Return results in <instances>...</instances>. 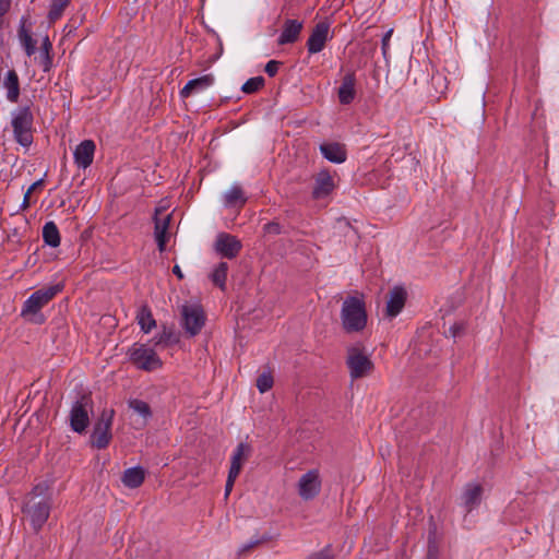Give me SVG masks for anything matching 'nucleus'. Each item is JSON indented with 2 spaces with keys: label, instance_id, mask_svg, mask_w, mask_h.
<instances>
[{
  "label": "nucleus",
  "instance_id": "72a5a7b5",
  "mask_svg": "<svg viewBox=\"0 0 559 559\" xmlns=\"http://www.w3.org/2000/svg\"><path fill=\"white\" fill-rule=\"evenodd\" d=\"M20 38H21V43L25 49V52L27 56H32L35 53V40L33 39V37L31 36L29 33H27L24 27L21 28L20 31Z\"/></svg>",
  "mask_w": 559,
  "mask_h": 559
},
{
  "label": "nucleus",
  "instance_id": "f3484780",
  "mask_svg": "<svg viewBox=\"0 0 559 559\" xmlns=\"http://www.w3.org/2000/svg\"><path fill=\"white\" fill-rule=\"evenodd\" d=\"M302 27L304 23L298 20H286L277 39L278 45L295 43L299 38Z\"/></svg>",
  "mask_w": 559,
  "mask_h": 559
},
{
  "label": "nucleus",
  "instance_id": "5701e85b",
  "mask_svg": "<svg viewBox=\"0 0 559 559\" xmlns=\"http://www.w3.org/2000/svg\"><path fill=\"white\" fill-rule=\"evenodd\" d=\"M145 479V471L141 466L127 468L121 477L122 484L131 489L140 487Z\"/></svg>",
  "mask_w": 559,
  "mask_h": 559
},
{
  "label": "nucleus",
  "instance_id": "1a4fd4ad",
  "mask_svg": "<svg viewBox=\"0 0 559 559\" xmlns=\"http://www.w3.org/2000/svg\"><path fill=\"white\" fill-rule=\"evenodd\" d=\"M114 415V409H104L95 423L91 435V442L96 449H105L110 443Z\"/></svg>",
  "mask_w": 559,
  "mask_h": 559
},
{
  "label": "nucleus",
  "instance_id": "39448f33",
  "mask_svg": "<svg viewBox=\"0 0 559 559\" xmlns=\"http://www.w3.org/2000/svg\"><path fill=\"white\" fill-rule=\"evenodd\" d=\"M129 360L144 371H154L162 367V359L156 352L146 344L134 343L127 352Z\"/></svg>",
  "mask_w": 559,
  "mask_h": 559
},
{
  "label": "nucleus",
  "instance_id": "7c9ffc66",
  "mask_svg": "<svg viewBox=\"0 0 559 559\" xmlns=\"http://www.w3.org/2000/svg\"><path fill=\"white\" fill-rule=\"evenodd\" d=\"M128 405L129 407L134 411L135 413H138L140 416H142L145 420H147L148 418H151L152 416V411H151V407L150 405L142 401V400H139V399H132L128 402Z\"/></svg>",
  "mask_w": 559,
  "mask_h": 559
},
{
  "label": "nucleus",
  "instance_id": "9d476101",
  "mask_svg": "<svg viewBox=\"0 0 559 559\" xmlns=\"http://www.w3.org/2000/svg\"><path fill=\"white\" fill-rule=\"evenodd\" d=\"M321 478L318 469H310L298 480V495L306 501L314 499L321 490Z\"/></svg>",
  "mask_w": 559,
  "mask_h": 559
},
{
  "label": "nucleus",
  "instance_id": "dca6fc26",
  "mask_svg": "<svg viewBox=\"0 0 559 559\" xmlns=\"http://www.w3.org/2000/svg\"><path fill=\"white\" fill-rule=\"evenodd\" d=\"M406 290L403 287L395 286L389 295L385 313L390 318L396 317L404 308L406 301Z\"/></svg>",
  "mask_w": 559,
  "mask_h": 559
},
{
  "label": "nucleus",
  "instance_id": "412c9836",
  "mask_svg": "<svg viewBox=\"0 0 559 559\" xmlns=\"http://www.w3.org/2000/svg\"><path fill=\"white\" fill-rule=\"evenodd\" d=\"M483 487L478 484H467L462 493V502L466 511H472L480 503Z\"/></svg>",
  "mask_w": 559,
  "mask_h": 559
},
{
  "label": "nucleus",
  "instance_id": "c85d7f7f",
  "mask_svg": "<svg viewBox=\"0 0 559 559\" xmlns=\"http://www.w3.org/2000/svg\"><path fill=\"white\" fill-rule=\"evenodd\" d=\"M180 341L178 332L173 328L164 326L163 331L156 337L157 345L171 346L178 344Z\"/></svg>",
  "mask_w": 559,
  "mask_h": 559
},
{
  "label": "nucleus",
  "instance_id": "bb28decb",
  "mask_svg": "<svg viewBox=\"0 0 559 559\" xmlns=\"http://www.w3.org/2000/svg\"><path fill=\"white\" fill-rule=\"evenodd\" d=\"M138 323L144 333H148L155 325L156 321L147 307H142L136 316Z\"/></svg>",
  "mask_w": 559,
  "mask_h": 559
},
{
  "label": "nucleus",
  "instance_id": "a878e982",
  "mask_svg": "<svg viewBox=\"0 0 559 559\" xmlns=\"http://www.w3.org/2000/svg\"><path fill=\"white\" fill-rule=\"evenodd\" d=\"M44 242L51 248H57L60 245V233L53 222H47L43 227Z\"/></svg>",
  "mask_w": 559,
  "mask_h": 559
},
{
  "label": "nucleus",
  "instance_id": "37998d69",
  "mask_svg": "<svg viewBox=\"0 0 559 559\" xmlns=\"http://www.w3.org/2000/svg\"><path fill=\"white\" fill-rule=\"evenodd\" d=\"M32 192H29L28 190L26 191L25 195H24V199H23V203H22V207L23 209H27L29 206V195H31Z\"/></svg>",
  "mask_w": 559,
  "mask_h": 559
},
{
  "label": "nucleus",
  "instance_id": "a211bd4d",
  "mask_svg": "<svg viewBox=\"0 0 559 559\" xmlns=\"http://www.w3.org/2000/svg\"><path fill=\"white\" fill-rule=\"evenodd\" d=\"M5 97L10 103H17L21 94L20 79L15 70H9L2 81Z\"/></svg>",
  "mask_w": 559,
  "mask_h": 559
},
{
  "label": "nucleus",
  "instance_id": "e433bc0d",
  "mask_svg": "<svg viewBox=\"0 0 559 559\" xmlns=\"http://www.w3.org/2000/svg\"><path fill=\"white\" fill-rule=\"evenodd\" d=\"M307 559H334L330 546L324 547L320 551L311 554Z\"/></svg>",
  "mask_w": 559,
  "mask_h": 559
},
{
  "label": "nucleus",
  "instance_id": "aec40b11",
  "mask_svg": "<svg viewBox=\"0 0 559 559\" xmlns=\"http://www.w3.org/2000/svg\"><path fill=\"white\" fill-rule=\"evenodd\" d=\"M322 156L331 163L341 164L346 160V150L343 144L328 142L320 145Z\"/></svg>",
  "mask_w": 559,
  "mask_h": 559
},
{
  "label": "nucleus",
  "instance_id": "a18cd8bd",
  "mask_svg": "<svg viewBox=\"0 0 559 559\" xmlns=\"http://www.w3.org/2000/svg\"><path fill=\"white\" fill-rule=\"evenodd\" d=\"M41 185V180H38L36 182H34L29 188H28V191L32 192L34 189H37L38 186Z\"/></svg>",
  "mask_w": 559,
  "mask_h": 559
},
{
  "label": "nucleus",
  "instance_id": "a19ab883",
  "mask_svg": "<svg viewBox=\"0 0 559 559\" xmlns=\"http://www.w3.org/2000/svg\"><path fill=\"white\" fill-rule=\"evenodd\" d=\"M464 331V324L463 323H454L452 326H450L449 329V333L452 337H456L459 335H461Z\"/></svg>",
  "mask_w": 559,
  "mask_h": 559
},
{
  "label": "nucleus",
  "instance_id": "9b49d317",
  "mask_svg": "<svg viewBox=\"0 0 559 559\" xmlns=\"http://www.w3.org/2000/svg\"><path fill=\"white\" fill-rule=\"evenodd\" d=\"M214 247L217 253L227 259L236 258L242 248L240 240L226 233L217 235Z\"/></svg>",
  "mask_w": 559,
  "mask_h": 559
},
{
  "label": "nucleus",
  "instance_id": "0eeeda50",
  "mask_svg": "<svg viewBox=\"0 0 559 559\" xmlns=\"http://www.w3.org/2000/svg\"><path fill=\"white\" fill-rule=\"evenodd\" d=\"M346 365L352 379L356 380L368 376L373 369V362L359 346H352L347 349Z\"/></svg>",
  "mask_w": 559,
  "mask_h": 559
},
{
  "label": "nucleus",
  "instance_id": "20e7f679",
  "mask_svg": "<svg viewBox=\"0 0 559 559\" xmlns=\"http://www.w3.org/2000/svg\"><path fill=\"white\" fill-rule=\"evenodd\" d=\"M33 122L34 116L28 106L19 107L12 112L11 126L14 140L24 147L33 143Z\"/></svg>",
  "mask_w": 559,
  "mask_h": 559
},
{
  "label": "nucleus",
  "instance_id": "2eb2a0df",
  "mask_svg": "<svg viewBox=\"0 0 559 559\" xmlns=\"http://www.w3.org/2000/svg\"><path fill=\"white\" fill-rule=\"evenodd\" d=\"M95 143L92 140L82 141L73 152L74 163L80 168H87L94 159L95 154Z\"/></svg>",
  "mask_w": 559,
  "mask_h": 559
},
{
  "label": "nucleus",
  "instance_id": "58836bf2",
  "mask_svg": "<svg viewBox=\"0 0 559 559\" xmlns=\"http://www.w3.org/2000/svg\"><path fill=\"white\" fill-rule=\"evenodd\" d=\"M282 62L280 61H276V60H270L266 64H265V68H264V71L265 73L273 78L277 74L278 72V69L281 67Z\"/></svg>",
  "mask_w": 559,
  "mask_h": 559
},
{
  "label": "nucleus",
  "instance_id": "f704fd0d",
  "mask_svg": "<svg viewBox=\"0 0 559 559\" xmlns=\"http://www.w3.org/2000/svg\"><path fill=\"white\" fill-rule=\"evenodd\" d=\"M273 386V377L271 372H262L257 379V388L261 393H265Z\"/></svg>",
  "mask_w": 559,
  "mask_h": 559
},
{
  "label": "nucleus",
  "instance_id": "c756f323",
  "mask_svg": "<svg viewBox=\"0 0 559 559\" xmlns=\"http://www.w3.org/2000/svg\"><path fill=\"white\" fill-rule=\"evenodd\" d=\"M52 49V45L46 36L43 39L41 47H40V64L43 67L44 72H48L51 69L52 66V58L50 55V51Z\"/></svg>",
  "mask_w": 559,
  "mask_h": 559
},
{
  "label": "nucleus",
  "instance_id": "7ed1b4c3",
  "mask_svg": "<svg viewBox=\"0 0 559 559\" xmlns=\"http://www.w3.org/2000/svg\"><path fill=\"white\" fill-rule=\"evenodd\" d=\"M341 320L347 333L360 332L367 324L365 302L356 296H348L342 305Z\"/></svg>",
  "mask_w": 559,
  "mask_h": 559
},
{
  "label": "nucleus",
  "instance_id": "49530a36",
  "mask_svg": "<svg viewBox=\"0 0 559 559\" xmlns=\"http://www.w3.org/2000/svg\"><path fill=\"white\" fill-rule=\"evenodd\" d=\"M427 559H437L435 555L431 554V551L429 550L428 552V556H427Z\"/></svg>",
  "mask_w": 559,
  "mask_h": 559
},
{
  "label": "nucleus",
  "instance_id": "4468645a",
  "mask_svg": "<svg viewBox=\"0 0 559 559\" xmlns=\"http://www.w3.org/2000/svg\"><path fill=\"white\" fill-rule=\"evenodd\" d=\"M356 74L354 71H348L343 76L341 85L337 88V97L340 104H352L356 97Z\"/></svg>",
  "mask_w": 559,
  "mask_h": 559
},
{
  "label": "nucleus",
  "instance_id": "cd10ccee",
  "mask_svg": "<svg viewBox=\"0 0 559 559\" xmlns=\"http://www.w3.org/2000/svg\"><path fill=\"white\" fill-rule=\"evenodd\" d=\"M227 272L228 264L226 262H221L211 273L213 284L218 286L222 290H225L226 288Z\"/></svg>",
  "mask_w": 559,
  "mask_h": 559
},
{
  "label": "nucleus",
  "instance_id": "f03ea898",
  "mask_svg": "<svg viewBox=\"0 0 559 559\" xmlns=\"http://www.w3.org/2000/svg\"><path fill=\"white\" fill-rule=\"evenodd\" d=\"M63 289L62 284H56L34 292L23 304L21 316L34 324H43L46 321L40 312L57 294Z\"/></svg>",
  "mask_w": 559,
  "mask_h": 559
},
{
  "label": "nucleus",
  "instance_id": "6ab92c4d",
  "mask_svg": "<svg viewBox=\"0 0 559 559\" xmlns=\"http://www.w3.org/2000/svg\"><path fill=\"white\" fill-rule=\"evenodd\" d=\"M214 83V76L212 74H205L200 78L188 81V83L181 88L180 96L188 98L194 93H200L212 86Z\"/></svg>",
  "mask_w": 559,
  "mask_h": 559
},
{
  "label": "nucleus",
  "instance_id": "473e14b6",
  "mask_svg": "<svg viewBox=\"0 0 559 559\" xmlns=\"http://www.w3.org/2000/svg\"><path fill=\"white\" fill-rule=\"evenodd\" d=\"M264 85L263 76L250 78L246 81L241 87V91L246 94H252L258 92Z\"/></svg>",
  "mask_w": 559,
  "mask_h": 559
},
{
  "label": "nucleus",
  "instance_id": "4c0bfd02",
  "mask_svg": "<svg viewBox=\"0 0 559 559\" xmlns=\"http://www.w3.org/2000/svg\"><path fill=\"white\" fill-rule=\"evenodd\" d=\"M263 231L266 235H280L282 233V226L277 222H270L263 226Z\"/></svg>",
  "mask_w": 559,
  "mask_h": 559
},
{
  "label": "nucleus",
  "instance_id": "b1692460",
  "mask_svg": "<svg viewBox=\"0 0 559 559\" xmlns=\"http://www.w3.org/2000/svg\"><path fill=\"white\" fill-rule=\"evenodd\" d=\"M224 205L226 207H241L247 198L238 183H234L223 195Z\"/></svg>",
  "mask_w": 559,
  "mask_h": 559
},
{
  "label": "nucleus",
  "instance_id": "6e6552de",
  "mask_svg": "<svg viewBox=\"0 0 559 559\" xmlns=\"http://www.w3.org/2000/svg\"><path fill=\"white\" fill-rule=\"evenodd\" d=\"M181 326L189 337L197 336L205 324V313L199 305H183L180 309Z\"/></svg>",
  "mask_w": 559,
  "mask_h": 559
},
{
  "label": "nucleus",
  "instance_id": "f257e3e1",
  "mask_svg": "<svg viewBox=\"0 0 559 559\" xmlns=\"http://www.w3.org/2000/svg\"><path fill=\"white\" fill-rule=\"evenodd\" d=\"M47 486L45 484L36 485L27 495L23 513L29 520L32 527L37 532L47 522L50 513V498L45 495Z\"/></svg>",
  "mask_w": 559,
  "mask_h": 559
},
{
  "label": "nucleus",
  "instance_id": "2f4dec72",
  "mask_svg": "<svg viewBox=\"0 0 559 559\" xmlns=\"http://www.w3.org/2000/svg\"><path fill=\"white\" fill-rule=\"evenodd\" d=\"M71 0H52L48 12L50 22H55L61 17L64 9L69 5Z\"/></svg>",
  "mask_w": 559,
  "mask_h": 559
},
{
  "label": "nucleus",
  "instance_id": "ddd939ff",
  "mask_svg": "<svg viewBox=\"0 0 559 559\" xmlns=\"http://www.w3.org/2000/svg\"><path fill=\"white\" fill-rule=\"evenodd\" d=\"M335 188L333 176L329 170L322 169L314 177L312 197L316 200L326 198Z\"/></svg>",
  "mask_w": 559,
  "mask_h": 559
},
{
  "label": "nucleus",
  "instance_id": "4be33fe9",
  "mask_svg": "<svg viewBox=\"0 0 559 559\" xmlns=\"http://www.w3.org/2000/svg\"><path fill=\"white\" fill-rule=\"evenodd\" d=\"M159 210H156L155 213V227H154V236L157 242L158 250L162 252L165 250L167 242V230L169 227L170 215H166L164 218H158Z\"/></svg>",
  "mask_w": 559,
  "mask_h": 559
},
{
  "label": "nucleus",
  "instance_id": "79ce46f5",
  "mask_svg": "<svg viewBox=\"0 0 559 559\" xmlns=\"http://www.w3.org/2000/svg\"><path fill=\"white\" fill-rule=\"evenodd\" d=\"M261 543L260 539H254V540H250L249 543L247 544H243L240 548H239V554H245L247 551H249L250 549H252L253 547H255L257 545H259Z\"/></svg>",
  "mask_w": 559,
  "mask_h": 559
},
{
  "label": "nucleus",
  "instance_id": "ea45409f",
  "mask_svg": "<svg viewBox=\"0 0 559 559\" xmlns=\"http://www.w3.org/2000/svg\"><path fill=\"white\" fill-rule=\"evenodd\" d=\"M237 477H238V475H234L233 473L228 472L227 480H226V484H225V497L226 498L231 492L234 484H235V480H236Z\"/></svg>",
  "mask_w": 559,
  "mask_h": 559
},
{
  "label": "nucleus",
  "instance_id": "c03bdc74",
  "mask_svg": "<svg viewBox=\"0 0 559 559\" xmlns=\"http://www.w3.org/2000/svg\"><path fill=\"white\" fill-rule=\"evenodd\" d=\"M173 272H174V274H176L178 276V278H182L183 277L182 272H181V270H180V267L178 265L174 266Z\"/></svg>",
  "mask_w": 559,
  "mask_h": 559
},
{
  "label": "nucleus",
  "instance_id": "c9c22d12",
  "mask_svg": "<svg viewBox=\"0 0 559 559\" xmlns=\"http://www.w3.org/2000/svg\"><path fill=\"white\" fill-rule=\"evenodd\" d=\"M392 34L393 29L390 28L389 31L385 32L381 40V50L384 58H388V53L390 50V39L392 37Z\"/></svg>",
  "mask_w": 559,
  "mask_h": 559
},
{
  "label": "nucleus",
  "instance_id": "423d86ee",
  "mask_svg": "<svg viewBox=\"0 0 559 559\" xmlns=\"http://www.w3.org/2000/svg\"><path fill=\"white\" fill-rule=\"evenodd\" d=\"M93 402L90 395H81L71 406L69 420L74 432L83 433L90 425Z\"/></svg>",
  "mask_w": 559,
  "mask_h": 559
},
{
  "label": "nucleus",
  "instance_id": "393cba45",
  "mask_svg": "<svg viewBox=\"0 0 559 559\" xmlns=\"http://www.w3.org/2000/svg\"><path fill=\"white\" fill-rule=\"evenodd\" d=\"M250 453V445L248 443L240 442L230 459V467L229 473L234 475H239L243 461L248 457Z\"/></svg>",
  "mask_w": 559,
  "mask_h": 559
},
{
  "label": "nucleus",
  "instance_id": "f8f14e48",
  "mask_svg": "<svg viewBox=\"0 0 559 559\" xmlns=\"http://www.w3.org/2000/svg\"><path fill=\"white\" fill-rule=\"evenodd\" d=\"M329 29L330 26L326 22L316 24L306 44L309 53H318L324 48L329 38Z\"/></svg>",
  "mask_w": 559,
  "mask_h": 559
}]
</instances>
